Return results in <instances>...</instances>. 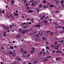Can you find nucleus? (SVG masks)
I'll return each instance as SVG.
<instances>
[{
    "mask_svg": "<svg viewBox=\"0 0 64 64\" xmlns=\"http://www.w3.org/2000/svg\"><path fill=\"white\" fill-rule=\"evenodd\" d=\"M11 55L13 57H16V56L15 54H14L13 53H12Z\"/></svg>",
    "mask_w": 64,
    "mask_h": 64,
    "instance_id": "obj_10",
    "label": "nucleus"
},
{
    "mask_svg": "<svg viewBox=\"0 0 64 64\" xmlns=\"http://www.w3.org/2000/svg\"><path fill=\"white\" fill-rule=\"evenodd\" d=\"M53 32H52L51 31L50 33V34H49V35H50V34L51 35H52V36H53Z\"/></svg>",
    "mask_w": 64,
    "mask_h": 64,
    "instance_id": "obj_15",
    "label": "nucleus"
},
{
    "mask_svg": "<svg viewBox=\"0 0 64 64\" xmlns=\"http://www.w3.org/2000/svg\"><path fill=\"white\" fill-rule=\"evenodd\" d=\"M32 49H33V50H35V48H34H34H32Z\"/></svg>",
    "mask_w": 64,
    "mask_h": 64,
    "instance_id": "obj_50",
    "label": "nucleus"
},
{
    "mask_svg": "<svg viewBox=\"0 0 64 64\" xmlns=\"http://www.w3.org/2000/svg\"><path fill=\"white\" fill-rule=\"evenodd\" d=\"M24 28H26L27 27V26H24Z\"/></svg>",
    "mask_w": 64,
    "mask_h": 64,
    "instance_id": "obj_51",
    "label": "nucleus"
},
{
    "mask_svg": "<svg viewBox=\"0 0 64 64\" xmlns=\"http://www.w3.org/2000/svg\"><path fill=\"white\" fill-rule=\"evenodd\" d=\"M56 61H58L59 60H61L62 61V57H58V58H57L56 59Z\"/></svg>",
    "mask_w": 64,
    "mask_h": 64,
    "instance_id": "obj_1",
    "label": "nucleus"
},
{
    "mask_svg": "<svg viewBox=\"0 0 64 64\" xmlns=\"http://www.w3.org/2000/svg\"><path fill=\"white\" fill-rule=\"evenodd\" d=\"M23 48H20V52H22V53H23Z\"/></svg>",
    "mask_w": 64,
    "mask_h": 64,
    "instance_id": "obj_11",
    "label": "nucleus"
},
{
    "mask_svg": "<svg viewBox=\"0 0 64 64\" xmlns=\"http://www.w3.org/2000/svg\"><path fill=\"white\" fill-rule=\"evenodd\" d=\"M63 33H64V31H63V30H62L60 32V34H62Z\"/></svg>",
    "mask_w": 64,
    "mask_h": 64,
    "instance_id": "obj_17",
    "label": "nucleus"
},
{
    "mask_svg": "<svg viewBox=\"0 0 64 64\" xmlns=\"http://www.w3.org/2000/svg\"><path fill=\"white\" fill-rule=\"evenodd\" d=\"M24 2H27V0H25L24 1Z\"/></svg>",
    "mask_w": 64,
    "mask_h": 64,
    "instance_id": "obj_62",
    "label": "nucleus"
},
{
    "mask_svg": "<svg viewBox=\"0 0 64 64\" xmlns=\"http://www.w3.org/2000/svg\"><path fill=\"white\" fill-rule=\"evenodd\" d=\"M34 63H35V64H37L38 63V61H36V62H34Z\"/></svg>",
    "mask_w": 64,
    "mask_h": 64,
    "instance_id": "obj_32",
    "label": "nucleus"
},
{
    "mask_svg": "<svg viewBox=\"0 0 64 64\" xmlns=\"http://www.w3.org/2000/svg\"><path fill=\"white\" fill-rule=\"evenodd\" d=\"M36 60L37 61H39V57H37L36 58Z\"/></svg>",
    "mask_w": 64,
    "mask_h": 64,
    "instance_id": "obj_18",
    "label": "nucleus"
},
{
    "mask_svg": "<svg viewBox=\"0 0 64 64\" xmlns=\"http://www.w3.org/2000/svg\"><path fill=\"white\" fill-rule=\"evenodd\" d=\"M63 41H64V40H62L61 41V42L62 43L63 42Z\"/></svg>",
    "mask_w": 64,
    "mask_h": 64,
    "instance_id": "obj_42",
    "label": "nucleus"
},
{
    "mask_svg": "<svg viewBox=\"0 0 64 64\" xmlns=\"http://www.w3.org/2000/svg\"><path fill=\"white\" fill-rule=\"evenodd\" d=\"M62 29L63 30H64V27H62Z\"/></svg>",
    "mask_w": 64,
    "mask_h": 64,
    "instance_id": "obj_46",
    "label": "nucleus"
},
{
    "mask_svg": "<svg viewBox=\"0 0 64 64\" xmlns=\"http://www.w3.org/2000/svg\"><path fill=\"white\" fill-rule=\"evenodd\" d=\"M42 4H40V6H39L40 7V8H41V7H42Z\"/></svg>",
    "mask_w": 64,
    "mask_h": 64,
    "instance_id": "obj_20",
    "label": "nucleus"
},
{
    "mask_svg": "<svg viewBox=\"0 0 64 64\" xmlns=\"http://www.w3.org/2000/svg\"><path fill=\"white\" fill-rule=\"evenodd\" d=\"M6 17L7 18H8V19H9L10 18V17H9V16H6Z\"/></svg>",
    "mask_w": 64,
    "mask_h": 64,
    "instance_id": "obj_26",
    "label": "nucleus"
},
{
    "mask_svg": "<svg viewBox=\"0 0 64 64\" xmlns=\"http://www.w3.org/2000/svg\"><path fill=\"white\" fill-rule=\"evenodd\" d=\"M62 56H64V53H62Z\"/></svg>",
    "mask_w": 64,
    "mask_h": 64,
    "instance_id": "obj_56",
    "label": "nucleus"
},
{
    "mask_svg": "<svg viewBox=\"0 0 64 64\" xmlns=\"http://www.w3.org/2000/svg\"><path fill=\"white\" fill-rule=\"evenodd\" d=\"M52 19H50V21H51L50 22V23H52Z\"/></svg>",
    "mask_w": 64,
    "mask_h": 64,
    "instance_id": "obj_28",
    "label": "nucleus"
},
{
    "mask_svg": "<svg viewBox=\"0 0 64 64\" xmlns=\"http://www.w3.org/2000/svg\"><path fill=\"white\" fill-rule=\"evenodd\" d=\"M44 2H43V3H46V2L45 1V0H43Z\"/></svg>",
    "mask_w": 64,
    "mask_h": 64,
    "instance_id": "obj_24",
    "label": "nucleus"
},
{
    "mask_svg": "<svg viewBox=\"0 0 64 64\" xmlns=\"http://www.w3.org/2000/svg\"><path fill=\"white\" fill-rule=\"evenodd\" d=\"M26 62H23L22 63V64H26Z\"/></svg>",
    "mask_w": 64,
    "mask_h": 64,
    "instance_id": "obj_38",
    "label": "nucleus"
},
{
    "mask_svg": "<svg viewBox=\"0 0 64 64\" xmlns=\"http://www.w3.org/2000/svg\"><path fill=\"white\" fill-rule=\"evenodd\" d=\"M42 40H44V41H45V40H47V38H42Z\"/></svg>",
    "mask_w": 64,
    "mask_h": 64,
    "instance_id": "obj_4",
    "label": "nucleus"
},
{
    "mask_svg": "<svg viewBox=\"0 0 64 64\" xmlns=\"http://www.w3.org/2000/svg\"><path fill=\"white\" fill-rule=\"evenodd\" d=\"M10 49L13 50V49H14V47L12 46H10Z\"/></svg>",
    "mask_w": 64,
    "mask_h": 64,
    "instance_id": "obj_5",
    "label": "nucleus"
},
{
    "mask_svg": "<svg viewBox=\"0 0 64 64\" xmlns=\"http://www.w3.org/2000/svg\"><path fill=\"white\" fill-rule=\"evenodd\" d=\"M38 45V44H35V46H37V45Z\"/></svg>",
    "mask_w": 64,
    "mask_h": 64,
    "instance_id": "obj_48",
    "label": "nucleus"
},
{
    "mask_svg": "<svg viewBox=\"0 0 64 64\" xmlns=\"http://www.w3.org/2000/svg\"><path fill=\"white\" fill-rule=\"evenodd\" d=\"M17 14V12L15 13V12H13V14H14V15L15 16H16V14Z\"/></svg>",
    "mask_w": 64,
    "mask_h": 64,
    "instance_id": "obj_22",
    "label": "nucleus"
},
{
    "mask_svg": "<svg viewBox=\"0 0 64 64\" xmlns=\"http://www.w3.org/2000/svg\"><path fill=\"white\" fill-rule=\"evenodd\" d=\"M13 64H16V63H15V62H13Z\"/></svg>",
    "mask_w": 64,
    "mask_h": 64,
    "instance_id": "obj_58",
    "label": "nucleus"
},
{
    "mask_svg": "<svg viewBox=\"0 0 64 64\" xmlns=\"http://www.w3.org/2000/svg\"><path fill=\"white\" fill-rule=\"evenodd\" d=\"M46 49H48V50H49V48L48 47H46Z\"/></svg>",
    "mask_w": 64,
    "mask_h": 64,
    "instance_id": "obj_31",
    "label": "nucleus"
},
{
    "mask_svg": "<svg viewBox=\"0 0 64 64\" xmlns=\"http://www.w3.org/2000/svg\"><path fill=\"white\" fill-rule=\"evenodd\" d=\"M40 54H42L43 53L42 52H40Z\"/></svg>",
    "mask_w": 64,
    "mask_h": 64,
    "instance_id": "obj_36",
    "label": "nucleus"
},
{
    "mask_svg": "<svg viewBox=\"0 0 64 64\" xmlns=\"http://www.w3.org/2000/svg\"><path fill=\"white\" fill-rule=\"evenodd\" d=\"M1 12L2 14H4V13H5V12H4V10H2Z\"/></svg>",
    "mask_w": 64,
    "mask_h": 64,
    "instance_id": "obj_23",
    "label": "nucleus"
},
{
    "mask_svg": "<svg viewBox=\"0 0 64 64\" xmlns=\"http://www.w3.org/2000/svg\"><path fill=\"white\" fill-rule=\"evenodd\" d=\"M31 12H33V11L31 10H29L28 11V13H30Z\"/></svg>",
    "mask_w": 64,
    "mask_h": 64,
    "instance_id": "obj_3",
    "label": "nucleus"
},
{
    "mask_svg": "<svg viewBox=\"0 0 64 64\" xmlns=\"http://www.w3.org/2000/svg\"><path fill=\"white\" fill-rule=\"evenodd\" d=\"M33 27H38L39 28V27H40L41 26V25L40 24H36V26H33Z\"/></svg>",
    "mask_w": 64,
    "mask_h": 64,
    "instance_id": "obj_2",
    "label": "nucleus"
},
{
    "mask_svg": "<svg viewBox=\"0 0 64 64\" xmlns=\"http://www.w3.org/2000/svg\"><path fill=\"white\" fill-rule=\"evenodd\" d=\"M46 54H48V55H50V52H48V51H46Z\"/></svg>",
    "mask_w": 64,
    "mask_h": 64,
    "instance_id": "obj_6",
    "label": "nucleus"
},
{
    "mask_svg": "<svg viewBox=\"0 0 64 64\" xmlns=\"http://www.w3.org/2000/svg\"><path fill=\"white\" fill-rule=\"evenodd\" d=\"M16 38H18L19 37V35H18V34H17V36L16 37Z\"/></svg>",
    "mask_w": 64,
    "mask_h": 64,
    "instance_id": "obj_37",
    "label": "nucleus"
},
{
    "mask_svg": "<svg viewBox=\"0 0 64 64\" xmlns=\"http://www.w3.org/2000/svg\"><path fill=\"white\" fill-rule=\"evenodd\" d=\"M13 26H14V24H12V25L11 26H10V28H12V27Z\"/></svg>",
    "mask_w": 64,
    "mask_h": 64,
    "instance_id": "obj_25",
    "label": "nucleus"
},
{
    "mask_svg": "<svg viewBox=\"0 0 64 64\" xmlns=\"http://www.w3.org/2000/svg\"><path fill=\"white\" fill-rule=\"evenodd\" d=\"M0 63L1 64H3V62H0Z\"/></svg>",
    "mask_w": 64,
    "mask_h": 64,
    "instance_id": "obj_63",
    "label": "nucleus"
},
{
    "mask_svg": "<svg viewBox=\"0 0 64 64\" xmlns=\"http://www.w3.org/2000/svg\"><path fill=\"white\" fill-rule=\"evenodd\" d=\"M62 6L63 7H64V4H63V5H62Z\"/></svg>",
    "mask_w": 64,
    "mask_h": 64,
    "instance_id": "obj_61",
    "label": "nucleus"
},
{
    "mask_svg": "<svg viewBox=\"0 0 64 64\" xmlns=\"http://www.w3.org/2000/svg\"><path fill=\"white\" fill-rule=\"evenodd\" d=\"M26 9H27V10H28L30 8H29V7L27 6V8H26Z\"/></svg>",
    "mask_w": 64,
    "mask_h": 64,
    "instance_id": "obj_39",
    "label": "nucleus"
},
{
    "mask_svg": "<svg viewBox=\"0 0 64 64\" xmlns=\"http://www.w3.org/2000/svg\"><path fill=\"white\" fill-rule=\"evenodd\" d=\"M12 42L13 43H15V41H13Z\"/></svg>",
    "mask_w": 64,
    "mask_h": 64,
    "instance_id": "obj_60",
    "label": "nucleus"
},
{
    "mask_svg": "<svg viewBox=\"0 0 64 64\" xmlns=\"http://www.w3.org/2000/svg\"><path fill=\"white\" fill-rule=\"evenodd\" d=\"M50 6L51 7H53V6H54V4H52V5H51Z\"/></svg>",
    "mask_w": 64,
    "mask_h": 64,
    "instance_id": "obj_16",
    "label": "nucleus"
},
{
    "mask_svg": "<svg viewBox=\"0 0 64 64\" xmlns=\"http://www.w3.org/2000/svg\"><path fill=\"white\" fill-rule=\"evenodd\" d=\"M31 21H32V22H34V19H32Z\"/></svg>",
    "mask_w": 64,
    "mask_h": 64,
    "instance_id": "obj_33",
    "label": "nucleus"
},
{
    "mask_svg": "<svg viewBox=\"0 0 64 64\" xmlns=\"http://www.w3.org/2000/svg\"><path fill=\"white\" fill-rule=\"evenodd\" d=\"M32 53H34V52H33L32 51L31 52V54H32Z\"/></svg>",
    "mask_w": 64,
    "mask_h": 64,
    "instance_id": "obj_55",
    "label": "nucleus"
},
{
    "mask_svg": "<svg viewBox=\"0 0 64 64\" xmlns=\"http://www.w3.org/2000/svg\"><path fill=\"white\" fill-rule=\"evenodd\" d=\"M55 28H56V29H57V28H58V26H56L55 27Z\"/></svg>",
    "mask_w": 64,
    "mask_h": 64,
    "instance_id": "obj_52",
    "label": "nucleus"
},
{
    "mask_svg": "<svg viewBox=\"0 0 64 64\" xmlns=\"http://www.w3.org/2000/svg\"><path fill=\"white\" fill-rule=\"evenodd\" d=\"M43 7L44 8H46V6H43Z\"/></svg>",
    "mask_w": 64,
    "mask_h": 64,
    "instance_id": "obj_41",
    "label": "nucleus"
},
{
    "mask_svg": "<svg viewBox=\"0 0 64 64\" xmlns=\"http://www.w3.org/2000/svg\"><path fill=\"white\" fill-rule=\"evenodd\" d=\"M11 16H10V18H11V17H12V14H11Z\"/></svg>",
    "mask_w": 64,
    "mask_h": 64,
    "instance_id": "obj_43",
    "label": "nucleus"
},
{
    "mask_svg": "<svg viewBox=\"0 0 64 64\" xmlns=\"http://www.w3.org/2000/svg\"><path fill=\"white\" fill-rule=\"evenodd\" d=\"M29 6V4H26V7H27V6Z\"/></svg>",
    "mask_w": 64,
    "mask_h": 64,
    "instance_id": "obj_29",
    "label": "nucleus"
},
{
    "mask_svg": "<svg viewBox=\"0 0 64 64\" xmlns=\"http://www.w3.org/2000/svg\"><path fill=\"white\" fill-rule=\"evenodd\" d=\"M17 60L18 61H21V59L18 58H17Z\"/></svg>",
    "mask_w": 64,
    "mask_h": 64,
    "instance_id": "obj_19",
    "label": "nucleus"
},
{
    "mask_svg": "<svg viewBox=\"0 0 64 64\" xmlns=\"http://www.w3.org/2000/svg\"><path fill=\"white\" fill-rule=\"evenodd\" d=\"M35 50H32V52H35Z\"/></svg>",
    "mask_w": 64,
    "mask_h": 64,
    "instance_id": "obj_53",
    "label": "nucleus"
},
{
    "mask_svg": "<svg viewBox=\"0 0 64 64\" xmlns=\"http://www.w3.org/2000/svg\"><path fill=\"white\" fill-rule=\"evenodd\" d=\"M22 34H25L27 32H26V31L25 30H22Z\"/></svg>",
    "mask_w": 64,
    "mask_h": 64,
    "instance_id": "obj_8",
    "label": "nucleus"
},
{
    "mask_svg": "<svg viewBox=\"0 0 64 64\" xmlns=\"http://www.w3.org/2000/svg\"><path fill=\"white\" fill-rule=\"evenodd\" d=\"M51 31L50 30H49L48 31H47V33H49V32H51Z\"/></svg>",
    "mask_w": 64,
    "mask_h": 64,
    "instance_id": "obj_40",
    "label": "nucleus"
},
{
    "mask_svg": "<svg viewBox=\"0 0 64 64\" xmlns=\"http://www.w3.org/2000/svg\"><path fill=\"white\" fill-rule=\"evenodd\" d=\"M2 27L4 28H5V27H6V26H4V25H3L2 26Z\"/></svg>",
    "mask_w": 64,
    "mask_h": 64,
    "instance_id": "obj_44",
    "label": "nucleus"
},
{
    "mask_svg": "<svg viewBox=\"0 0 64 64\" xmlns=\"http://www.w3.org/2000/svg\"><path fill=\"white\" fill-rule=\"evenodd\" d=\"M30 54H29L27 56H30Z\"/></svg>",
    "mask_w": 64,
    "mask_h": 64,
    "instance_id": "obj_49",
    "label": "nucleus"
},
{
    "mask_svg": "<svg viewBox=\"0 0 64 64\" xmlns=\"http://www.w3.org/2000/svg\"><path fill=\"white\" fill-rule=\"evenodd\" d=\"M12 53H13V52H12L10 51L8 53V54H11V55H12Z\"/></svg>",
    "mask_w": 64,
    "mask_h": 64,
    "instance_id": "obj_21",
    "label": "nucleus"
},
{
    "mask_svg": "<svg viewBox=\"0 0 64 64\" xmlns=\"http://www.w3.org/2000/svg\"><path fill=\"white\" fill-rule=\"evenodd\" d=\"M46 16V14H44V17H45V16Z\"/></svg>",
    "mask_w": 64,
    "mask_h": 64,
    "instance_id": "obj_59",
    "label": "nucleus"
},
{
    "mask_svg": "<svg viewBox=\"0 0 64 64\" xmlns=\"http://www.w3.org/2000/svg\"><path fill=\"white\" fill-rule=\"evenodd\" d=\"M56 4L57 5H58V3L59 2V1L58 0H56Z\"/></svg>",
    "mask_w": 64,
    "mask_h": 64,
    "instance_id": "obj_13",
    "label": "nucleus"
},
{
    "mask_svg": "<svg viewBox=\"0 0 64 64\" xmlns=\"http://www.w3.org/2000/svg\"><path fill=\"white\" fill-rule=\"evenodd\" d=\"M36 37H40V36H39L38 35V34H36Z\"/></svg>",
    "mask_w": 64,
    "mask_h": 64,
    "instance_id": "obj_34",
    "label": "nucleus"
},
{
    "mask_svg": "<svg viewBox=\"0 0 64 64\" xmlns=\"http://www.w3.org/2000/svg\"><path fill=\"white\" fill-rule=\"evenodd\" d=\"M59 45H60L59 44H57V47H59Z\"/></svg>",
    "mask_w": 64,
    "mask_h": 64,
    "instance_id": "obj_47",
    "label": "nucleus"
},
{
    "mask_svg": "<svg viewBox=\"0 0 64 64\" xmlns=\"http://www.w3.org/2000/svg\"><path fill=\"white\" fill-rule=\"evenodd\" d=\"M43 22H44V23H46V24L47 23H48V20H44V21H43Z\"/></svg>",
    "mask_w": 64,
    "mask_h": 64,
    "instance_id": "obj_12",
    "label": "nucleus"
},
{
    "mask_svg": "<svg viewBox=\"0 0 64 64\" xmlns=\"http://www.w3.org/2000/svg\"><path fill=\"white\" fill-rule=\"evenodd\" d=\"M37 2H36L34 3V5H37Z\"/></svg>",
    "mask_w": 64,
    "mask_h": 64,
    "instance_id": "obj_45",
    "label": "nucleus"
},
{
    "mask_svg": "<svg viewBox=\"0 0 64 64\" xmlns=\"http://www.w3.org/2000/svg\"><path fill=\"white\" fill-rule=\"evenodd\" d=\"M6 32H3V36H6Z\"/></svg>",
    "mask_w": 64,
    "mask_h": 64,
    "instance_id": "obj_9",
    "label": "nucleus"
},
{
    "mask_svg": "<svg viewBox=\"0 0 64 64\" xmlns=\"http://www.w3.org/2000/svg\"><path fill=\"white\" fill-rule=\"evenodd\" d=\"M28 64H32V63H31V62H29Z\"/></svg>",
    "mask_w": 64,
    "mask_h": 64,
    "instance_id": "obj_64",
    "label": "nucleus"
},
{
    "mask_svg": "<svg viewBox=\"0 0 64 64\" xmlns=\"http://www.w3.org/2000/svg\"><path fill=\"white\" fill-rule=\"evenodd\" d=\"M52 52L53 53H55V50H54Z\"/></svg>",
    "mask_w": 64,
    "mask_h": 64,
    "instance_id": "obj_57",
    "label": "nucleus"
},
{
    "mask_svg": "<svg viewBox=\"0 0 64 64\" xmlns=\"http://www.w3.org/2000/svg\"><path fill=\"white\" fill-rule=\"evenodd\" d=\"M30 20V18H27L26 19V20H27V21H29Z\"/></svg>",
    "mask_w": 64,
    "mask_h": 64,
    "instance_id": "obj_27",
    "label": "nucleus"
},
{
    "mask_svg": "<svg viewBox=\"0 0 64 64\" xmlns=\"http://www.w3.org/2000/svg\"><path fill=\"white\" fill-rule=\"evenodd\" d=\"M56 40H58L59 38H56Z\"/></svg>",
    "mask_w": 64,
    "mask_h": 64,
    "instance_id": "obj_54",
    "label": "nucleus"
},
{
    "mask_svg": "<svg viewBox=\"0 0 64 64\" xmlns=\"http://www.w3.org/2000/svg\"><path fill=\"white\" fill-rule=\"evenodd\" d=\"M57 43H58V42L57 41L56 42L54 43V44H55V45H57Z\"/></svg>",
    "mask_w": 64,
    "mask_h": 64,
    "instance_id": "obj_30",
    "label": "nucleus"
},
{
    "mask_svg": "<svg viewBox=\"0 0 64 64\" xmlns=\"http://www.w3.org/2000/svg\"><path fill=\"white\" fill-rule=\"evenodd\" d=\"M12 4L13 5H14V3L15 2V0H12V1L11 2Z\"/></svg>",
    "mask_w": 64,
    "mask_h": 64,
    "instance_id": "obj_7",
    "label": "nucleus"
},
{
    "mask_svg": "<svg viewBox=\"0 0 64 64\" xmlns=\"http://www.w3.org/2000/svg\"><path fill=\"white\" fill-rule=\"evenodd\" d=\"M18 30L20 32H21V31H23V30H22V29L21 28H20V29H18Z\"/></svg>",
    "mask_w": 64,
    "mask_h": 64,
    "instance_id": "obj_14",
    "label": "nucleus"
},
{
    "mask_svg": "<svg viewBox=\"0 0 64 64\" xmlns=\"http://www.w3.org/2000/svg\"><path fill=\"white\" fill-rule=\"evenodd\" d=\"M64 0H62L60 3H63L64 2Z\"/></svg>",
    "mask_w": 64,
    "mask_h": 64,
    "instance_id": "obj_35",
    "label": "nucleus"
}]
</instances>
